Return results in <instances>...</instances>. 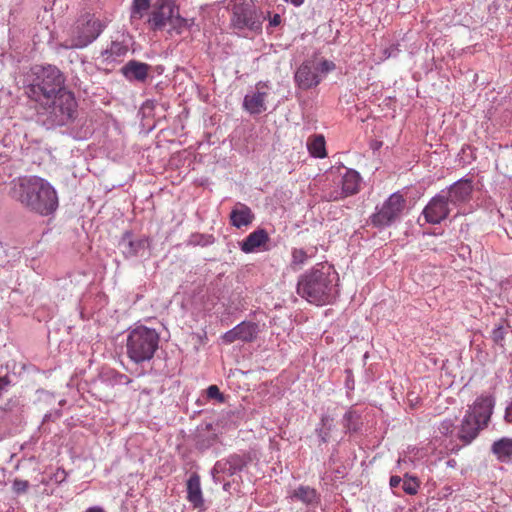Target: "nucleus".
I'll list each match as a JSON object with an SVG mask.
<instances>
[{
  "instance_id": "obj_1",
  "label": "nucleus",
  "mask_w": 512,
  "mask_h": 512,
  "mask_svg": "<svg viewBox=\"0 0 512 512\" xmlns=\"http://www.w3.org/2000/svg\"><path fill=\"white\" fill-rule=\"evenodd\" d=\"M11 197L24 208L47 216L58 207L55 189L45 179L38 176L19 177L13 181Z\"/></svg>"
},
{
  "instance_id": "obj_2",
  "label": "nucleus",
  "mask_w": 512,
  "mask_h": 512,
  "mask_svg": "<svg viewBox=\"0 0 512 512\" xmlns=\"http://www.w3.org/2000/svg\"><path fill=\"white\" fill-rule=\"evenodd\" d=\"M338 274L331 265L320 263L301 275L297 293L316 305L330 303L338 294Z\"/></svg>"
},
{
  "instance_id": "obj_3",
  "label": "nucleus",
  "mask_w": 512,
  "mask_h": 512,
  "mask_svg": "<svg viewBox=\"0 0 512 512\" xmlns=\"http://www.w3.org/2000/svg\"><path fill=\"white\" fill-rule=\"evenodd\" d=\"M26 81V96L41 107L51 103L52 97L65 87L66 78L56 66L46 65L32 67Z\"/></svg>"
},
{
  "instance_id": "obj_4",
  "label": "nucleus",
  "mask_w": 512,
  "mask_h": 512,
  "mask_svg": "<svg viewBox=\"0 0 512 512\" xmlns=\"http://www.w3.org/2000/svg\"><path fill=\"white\" fill-rule=\"evenodd\" d=\"M159 333L152 328L140 325L129 331L126 340L128 358L136 364L149 361L158 349Z\"/></svg>"
},
{
  "instance_id": "obj_5",
  "label": "nucleus",
  "mask_w": 512,
  "mask_h": 512,
  "mask_svg": "<svg viewBox=\"0 0 512 512\" xmlns=\"http://www.w3.org/2000/svg\"><path fill=\"white\" fill-rule=\"evenodd\" d=\"M51 103L42 105L59 125H65L73 121L77 116V101L72 91L63 87L55 97L50 100Z\"/></svg>"
},
{
  "instance_id": "obj_6",
  "label": "nucleus",
  "mask_w": 512,
  "mask_h": 512,
  "mask_svg": "<svg viewBox=\"0 0 512 512\" xmlns=\"http://www.w3.org/2000/svg\"><path fill=\"white\" fill-rule=\"evenodd\" d=\"M104 25L94 15L81 16L72 31L71 39L66 41L67 49L83 48L92 43L102 32Z\"/></svg>"
},
{
  "instance_id": "obj_7",
  "label": "nucleus",
  "mask_w": 512,
  "mask_h": 512,
  "mask_svg": "<svg viewBox=\"0 0 512 512\" xmlns=\"http://www.w3.org/2000/svg\"><path fill=\"white\" fill-rule=\"evenodd\" d=\"M231 24L236 29L257 30L261 26L255 6L247 0H232Z\"/></svg>"
},
{
  "instance_id": "obj_8",
  "label": "nucleus",
  "mask_w": 512,
  "mask_h": 512,
  "mask_svg": "<svg viewBox=\"0 0 512 512\" xmlns=\"http://www.w3.org/2000/svg\"><path fill=\"white\" fill-rule=\"evenodd\" d=\"M405 199L399 193L392 194L377 210L371 215V223L376 227L389 226L402 213L405 208Z\"/></svg>"
},
{
  "instance_id": "obj_9",
  "label": "nucleus",
  "mask_w": 512,
  "mask_h": 512,
  "mask_svg": "<svg viewBox=\"0 0 512 512\" xmlns=\"http://www.w3.org/2000/svg\"><path fill=\"white\" fill-rule=\"evenodd\" d=\"M209 419L210 421H205L197 427L196 438L201 448L210 447L224 430L223 421L220 418Z\"/></svg>"
},
{
  "instance_id": "obj_10",
  "label": "nucleus",
  "mask_w": 512,
  "mask_h": 512,
  "mask_svg": "<svg viewBox=\"0 0 512 512\" xmlns=\"http://www.w3.org/2000/svg\"><path fill=\"white\" fill-rule=\"evenodd\" d=\"M449 203L445 195L440 194L433 197L423 210L426 222L429 224H439L446 219L450 213Z\"/></svg>"
},
{
  "instance_id": "obj_11",
  "label": "nucleus",
  "mask_w": 512,
  "mask_h": 512,
  "mask_svg": "<svg viewBox=\"0 0 512 512\" xmlns=\"http://www.w3.org/2000/svg\"><path fill=\"white\" fill-rule=\"evenodd\" d=\"M268 85L263 82L256 84L255 91L244 97L243 108L252 115H258L267 110Z\"/></svg>"
},
{
  "instance_id": "obj_12",
  "label": "nucleus",
  "mask_w": 512,
  "mask_h": 512,
  "mask_svg": "<svg viewBox=\"0 0 512 512\" xmlns=\"http://www.w3.org/2000/svg\"><path fill=\"white\" fill-rule=\"evenodd\" d=\"M176 5L172 0H157L155 9L153 10L149 24L153 30L165 29L173 13H176Z\"/></svg>"
},
{
  "instance_id": "obj_13",
  "label": "nucleus",
  "mask_w": 512,
  "mask_h": 512,
  "mask_svg": "<svg viewBox=\"0 0 512 512\" xmlns=\"http://www.w3.org/2000/svg\"><path fill=\"white\" fill-rule=\"evenodd\" d=\"M294 78L296 84L303 90H308L321 82L318 66L312 60L303 62L295 72Z\"/></svg>"
},
{
  "instance_id": "obj_14",
  "label": "nucleus",
  "mask_w": 512,
  "mask_h": 512,
  "mask_svg": "<svg viewBox=\"0 0 512 512\" xmlns=\"http://www.w3.org/2000/svg\"><path fill=\"white\" fill-rule=\"evenodd\" d=\"M341 185V190H334L325 194L324 197L327 201H337L357 193L359 191L360 175L354 170H347L342 177Z\"/></svg>"
},
{
  "instance_id": "obj_15",
  "label": "nucleus",
  "mask_w": 512,
  "mask_h": 512,
  "mask_svg": "<svg viewBox=\"0 0 512 512\" xmlns=\"http://www.w3.org/2000/svg\"><path fill=\"white\" fill-rule=\"evenodd\" d=\"M269 241L270 237L268 232L265 229L259 228L251 232L242 242H240V249L246 254L267 251V244Z\"/></svg>"
},
{
  "instance_id": "obj_16",
  "label": "nucleus",
  "mask_w": 512,
  "mask_h": 512,
  "mask_svg": "<svg viewBox=\"0 0 512 512\" xmlns=\"http://www.w3.org/2000/svg\"><path fill=\"white\" fill-rule=\"evenodd\" d=\"M148 246V240L144 237L135 238L130 231L123 233L119 247L126 258L137 256Z\"/></svg>"
},
{
  "instance_id": "obj_17",
  "label": "nucleus",
  "mask_w": 512,
  "mask_h": 512,
  "mask_svg": "<svg viewBox=\"0 0 512 512\" xmlns=\"http://www.w3.org/2000/svg\"><path fill=\"white\" fill-rule=\"evenodd\" d=\"M473 191L472 180L462 179L454 183L448 191L446 198L453 205H459L470 200Z\"/></svg>"
},
{
  "instance_id": "obj_18",
  "label": "nucleus",
  "mask_w": 512,
  "mask_h": 512,
  "mask_svg": "<svg viewBox=\"0 0 512 512\" xmlns=\"http://www.w3.org/2000/svg\"><path fill=\"white\" fill-rule=\"evenodd\" d=\"M490 418H483L480 422L479 418H463L461 426L458 431V437L464 443L468 444L476 438L479 431L488 425Z\"/></svg>"
},
{
  "instance_id": "obj_19",
  "label": "nucleus",
  "mask_w": 512,
  "mask_h": 512,
  "mask_svg": "<svg viewBox=\"0 0 512 512\" xmlns=\"http://www.w3.org/2000/svg\"><path fill=\"white\" fill-rule=\"evenodd\" d=\"M187 500L195 509L204 508V499L201 489L200 476L192 473L186 484Z\"/></svg>"
},
{
  "instance_id": "obj_20",
  "label": "nucleus",
  "mask_w": 512,
  "mask_h": 512,
  "mask_svg": "<svg viewBox=\"0 0 512 512\" xmlns=\"http://www.w3.org/2000/svg\"><path fill=\"white\" fill-rule=\"evenodd\" d=\"M150 65L136 60L128 61L121 69L123 75L128 80L144 82L150 72Z\"/></svg>"
},
{
  "instance_id": "obj_21",
  "label": "nucleus",
  "mask_w": 512,
  "mask_h": 512,
  "mask_svg": "<svg viewBox=\"0 0 512 512\" xmlns=\"http://www.w3.org/2000/svg\"><path fill=\"white\" fill-rule=\"evenodd\" d=\"M491 452L496 459L505 464L512 463V438L502 437L493 442Z\"/></svg>"
},
{
  "instance_id": "obj_22",
  "label": "nucleus",
  "mask_w": 512,
  "mask_h": 512,
  "mask_svg": "<svg viewBox=\"0 0 512 512\" xmlns=\"http://www.w3.org/2000/svg\"><path fill=\"white\" fill-rule=\"evenodd\" d=\"M253 219L251 209L245 204L238 203L230 213V222L236 228L248 226Z\"/></svg>"
},
{
  "instance_id": "obj_23",
  "label": "nucleus",
  "mask_w": 512,
  "mask_h": 512,
  "mask_svg": "<svg viewBox=\"0 0 512 512\" xmlns=\"http://www.w3.org/2000/svg\"><path fill=\"white\" fill-rule=\"evenodd\" d=\"M495 400L491 395H480L470 407V416H491Z\"/></svg>"
},
{
  "instance_id": "obj_24",
  "label": "nucleus",
  "mask_w": 512,
  "mask_h": 512,
  "mask_svg": "<svg viewBox=\"0 0 512 512\" xmlns=\"http://www.w3.org/2000/svg\"><path fill=\"white\" fill-rule=\"evenodd\" d=\"M291 499L301 501L306 505H314L319 502V495L314 488L309 486H299L293 490L290 495Z\"/></svg>"
},
{
  "instance_id": "obj_25",
  "label": "nucleus",
  "mask_w": 512,
  "mask_h": 512,
  "mask_svg": "<svg viewBox=\"0 0 512 512\" xmlns=\"http://www.w3.org/2000/svg\"><path fill=\"white\" fill-rule=\"evenodd\" d=\"M239 340L243 342L253 341L258 333V325L253 322L243 321L236 326Z\"/></svg>"
},
{
  "instance_id": "obj_26",
  "label": "nucleus",
  "mask_w": 512,
  "mask_h": 512,
  "mask_svg": "<svg viewBox=\"0 0 512 512\" xmlns=\"http://www.w3.org/2000/svg\"><path fill=\"white\" fill-rule=\"evenodd\" d=\"M307 148L310 154L317 158L326 157L325 139L323 135H314L308 139Z\"/></svg>"
},
{
  "instance_id": "obj_27",
  "label": "nucleus",
  "mask_w": 512,
  "mask_h": 512,
  "mask_svg": "<svg viewBox=\"0 0 512 512\" xmlns=\"http://www.w3.org/2000/svg\"><path fill=\"white\" fill-rule=\"evenodd\" d=\"M167 27V31L170 34L173 32L176 34H181L183 30L188 27V20L180 16L178 7H176V13L172 14Z\"/></svg>"
},
{
  "instance_id": "obj_28",
  "label": "nucleus",
  "mask_w": 512,
  "mask_h": 512,
  "mask_svg": "<svg viewBox=\"0 0 512 512\" xmlns=\"http://www.w3.org/2000/svg\"><path fill=\"white\" fill-rule=\"evenodd\" d=\"M128 49L125 45L120 42H112L110 47L107 48L103 53V57L106 60H115L118 57H122L127 53Z\"/></svg>"
},
{
  "instance_id": "obj_29",
  "label": "nucleus",
  "mask_w": 512,
  "mask_h": 512,
  "mask_svg": "<svg viewBox=\"0 0 512 512\" xmlns=\"http://www.w3.org/2000/svg\"><path fill=\"white\" fill-rule=\"evenodd\" d=\"M151 0H133L131 18L141 19L149 9Z\"/></svg>"
},
{
  "instance_id": "obj_30",
  "label": "nucleus",
  "mask_w": 512,
  "mask_h": 512,
  "mask_svg": "<svg viewBox=\"0 0 512 512\" xmlns=\"http://www.w3.org/2000/svg\"><path fill=\"white\" fill-rule=\"evenodd\" d=\"M291 256H292L291 266L294 268L304 265L309 258V256L307 255V252L301 248H294L292 250Z\"/></svg>"
},
{
  "instance_id": "obj_31",
  "label": "nucleus",
  "mask_w": 512,
  "mask_h": 512,
  "mask_svg": "<svg viewBox=\"0 0 512 512\" xmlns=\"http://www.w3.org/2000/svg\"><path fill=\"white\" fill-rule=\"evenodd\" d=\"M206 396L210 400H214L217 403H224L226 401V396L220 391L217 385H210L206 389Z\"/></svg>"
},
{
  "instance_id": "obj_32",
  "label": "nucleus",
  "mask_w": 512,
  "mask_h": 512,
  "mask_svg": "<svg viewBox=\"0 0 512 512\" xmlns=\"http://www.w3.org/2000/svg\"><path fill=\"white\" fill-rule=\"evenodd\" d=\"M402 488L405 493L415 495L419 488V483L416 478L409 477L403 480Z\"/></svg>"
},
{
  "instance_id": "obj_33",
  "label": "nucleus",
  "mask_w": 512,
  "mask_h": 512,
  "mask_svg": "<svg viewBox=\"0 0 512 512\" xmlns=\"http://www.w3.org/2000/svg\"><path fill=\"white\" fill-rule=\"evenodd\" d=\"M228 464L230 465L229 471L235 473L240 471L245 466V460L239 455H231L228 458Z\"/></svg>"
},
{
  "instance_id": "obj_34",
  "label": "nucleus",
  "mask_w": 512,
  "mask_h": 512,
  "mask_svg": "<svg viewBox=\"0 0 512 512\" xmlns=\"http://www.w3.org/2000/svg\"><path fill=\"white\" fill-rule=\"evenodd\" d=\"M316 65L318 66L319 74L320 73L326 74L330 71H333L336 68L334 62L329 61V60H321L319 63H316Z\"/></svg>"
},
{
  "instance_id": "obj_35",
  "label": "nucleus",
  "mask_w": 512,
  "mask_h": 512,
  "mask_svg": "<svg viewBox=\"0 0 512 512\" xmlns=\"http://www.w3.org/2000/svg\"><path fill=\"white\" fill-rule=\"evenodd\" d=\"M221 338H222L223 342L226 344H231V343L239 340L236 326L233 329L224 333Z\"/></svg>"
},
{
  "instance_id": "obj_36",
  "label": "nucleus",
  "mask_w": 512,
  "mask_h": 512,
  "mask_svg": "<svg viewBox=\"0 0 512 512\" xmlns=\"http://www.w3.org/2000/svg\"><path fill=\"white\" fill-rule=\"evenodd\" d=\"M29 488V482L26 480L15 479L13 482V490L17 493H24Z\"/></svg>"
},
{
  "instance_id": "obj_37",
  "label": "nucleus",
  "mask_w": 512,
  "mask_h": 512,
  "mask_svg": "<svg viewBox=\"0 0 512 512\" xmlns=\"http://www.w3.org/2000/svg\"><path fill=\"white\" fill-rule=\"evenodd\" d=\"M505 338V332L502 326H498L492 331V339L495 343L501 344Z\"/></svg>"
},
{
  "instance_id": "obj_38",
  "label": "nucleus",
  "mask_w": 512,
  "mask_h": 512,
  "mask_svg": "<svg viewBox=\"0 0 512 512\" xmlns=\"http://www.w3.org/2000/svg\"><path fill=\"white\" fill-rule=\"evenodd\" d=\"M401 481L402 480H401V478L399 476H392L390 478V486H391V488L398 487L400 485Z\"/></svg>"
},
{
  "instance_id": "obj_39",
  "label": "nucleus",
  "mask_w": 512,
  "mask_h": 512,
  "mask_svg": "<svg viewBox=\"0 0 512 512\" xmlns=\"http://www.w3.org/2000/svg\"><path fill=\"white\" fill-rule=\"evenodd\" d=\"M281 23V16L279 14H274L270 18V25L271 26H278Z\"/></svg>"
},
{
  "instance_id": "obj_40",
  "label": "nucleus",
  "mask_w": 512,
  "mask_h": 512,
  "mask_svg": "<svg viewBox=\"0 0 512 512\" xmlns=\"http://www.w3.org/2000/svg\"><path fill=\"white\" fill-rule=\"evenodd\" d=\"M85 512H105V511L101 507L94 506V507L88 508Z\"/></svg>"
},
{
  "instance_id": "obj_41",
  "label": "nucleus",
  "mask_w": 512,
  "mask_h": 512,
  "mask_svg": "<svg viewBox=\"0 0 512 512\" xmlns=\"http://www.w3.org/2000/svg\"><path fill=\"white\" fill-rule=\"evenodd\" d=\"M511 422H512V420H511Z\"/></svg>"
}]
</instances>
